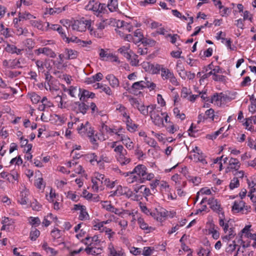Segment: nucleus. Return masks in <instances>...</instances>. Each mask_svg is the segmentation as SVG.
<instances>
[{
  "instance_id": "f257e3e1",
  "label": "nucleus",
  "mask_w": 256,
  "mask_h": 256,
  "mask_svg": "<svg viewBox=\"0 0 256 256\" xmlns=\"http://www.w3.org/2000/svg\"><path fill=\"white\" fill-rule=\"evenodd\" d=\"M110 148H114L116 158L122 166H126L130 162L131 159L128 154L127 150L123 146L118 144V142H112Z\"/></svg>"
},
{
  "instance_id": "f03ea898",
  "label": "nucleus",
  "mask_w": 256,
  "mask_h": 256,
  "mask_svg": "<svg viewBox=\"0 0 256 256\" xmlns=\"http://www.w3.org/2000/svg\"><path fill=\"white\" fill-rule=\"evenodd\" d=\"M133 172L135 174L140 178V182L142 183L146 180H150L154 176L153 173H148L147 172L146 167L143 164H138L132 170Z\"/></svg>"
},
{
  "instance_id": "7ed1b4c3",
  "label": "nucleus",
  "mask_w": 256,
  "mask_h": 256,
  "mask_svg": "<svg viewBox=\"0 0 256 256\" xmlns=\"http://www.w3.org/2000/svg\"><path fill=\"white\" fill-rule=\"evenodd\" d=\"M156 104L149 105V108H150L149 114L154 124L155 125L160 126L163 124L164 122L163 117L160 115H164L165 114L156 110Z\"/></svg>"
},
{
  "instance_id": "20e7f679",
  "label": "nucleus",
  "mask_w": 256,
  "mask_h": 256,
  "mask_svg": "<svg viewBox=\"0 0 256 256\" xmlns=\"http://www.w3.org/2000/svg\"><path fill=\"white\" fill-rule=\"evenodd\" d=\"M106 8L104 4H100L96 0H90L88 4L86 6V9L88 10H92L94 14L98 16L103 12Z\"/></svg>"
},
{
  "instance_id": "39448f33",
  "label": "nucleus",
  "mask_w": 256,
  "mask_h": 256,
  "mask_svg": "<svg viewBox=\"0 0 256 256\" xmlns=\"http://www.w3.org/2000/svg\"><path fill=\"white\" fill-rule=\"evenodd\" d=\"M161 76L164 80H168L169 82L174 86H178L180 84L174 73L165 67L162 69Z\"/></svg>"
},
{
  "instance_id": "423d86ee",
  "label": "nucleus",
  "mask_w": 256,
  "mask_h": 256,
  "mask_svg": "<svg viewBox=\"0 0 256 256\" xmlns=\"http://www.w3.org/2000/svg\"><path fill=\"white\" fill-rule=\"evenodd\" d=\"M232 208V211L235 213L242 212V214H247L250 211V206L246 205L243 200H236Z\"/></svg>"
},
{
  "instance_id": "0eeeda50",
  "label": "nucleus",
  "mask_w": 256,
  "mask_h": 256,
  "mask_svg": "<svg viewBox=\"0 0 256 256\" xmlns=\"http://www.w3.org/2000/svg\"><path fill=\"white\" fill-rule=\"evenodd\" d=\"M90 24L91 21L90 20H76L72 23L71 26L73 30L82 32H84Z\"/></svg>"
},
{
  "instance_id": "6e6552de",
  "label": "nucleus",
  "mask_w": 256,
  "mask_h": 256,
  "mask_svg": "<svg viewBox=\"0 0 256 256\" xmlns=\"http://www.w3.org/2000/svg\"><path fill=\"white\" fill-rule=\"evenodd\" d=\"M77 130L82 136H90L94 133V130L90 127L88 122H86L84 124H82L80 126L77 128Z\"/></svg>"
},
{
  "instance_id": "1a4fd4ad",
  "label": "nucleus",
  "mask_w": 256,
  "mask_h": 256,
  "mask_svg": "<svg viewBox=\"0 0 256 256\" xmlns=\"http://www.w3.org/2000/svg\"><path fill=\"white\" fill-rule=\"evenodd\" d=\"M108 256H126L124 250L120 248H115L110 242L108 246Z\"/></svg>"
},
{
  "instance_id": "9d476101",
  "label": "nucleus",
  "mask_w": 256,
  "mask_h": 256,
  "mask_svg": "<svg viewBox=\"0 0 256 256\" xmlns=\"http://www.w3.org/2000/svg\"><path fill=\"white\" fill-rule=\"evenodd\" d=\"M84 102H75L72 105V110L76 113H82L83 114H86L89 106L86 105Z\"/></svg>"
},
{
  "instance_id": "9b49d317",
  "label": "nucleus",
  "mask_w": 256,
  "mask_h": 256,
  "mask_svg": "<svg viewBox=\"0 0 256 256\" xmlns=\"http://www.w3.org/2000/svg\"><path fill=\"white\" fill-rule=\"evenodd\" d=\"M167 215L168 212L165 209L161 208L158 209L156 208V212L150 214V216L158 222H162L163 219L166 217Z\"/></svg>"
},
{
  "instance_id": "f8f14e48",
  "label": "nucleus",
  "mask_w": 256,
  "mask_h": 256,
  "mask_svg": "<svg viewBox=\"0 0 256 256\" xmlns=\"http://www.w3.org/2000/svg\"><path fill=\"white\" fill-rule=\"evenodd\" d=\"M34 52V54L37 56H39L40 54H44L51 58H54L56 56L55 52L48 47L40 48L38 49L35 50Z\"/></svg>"
},
{
  "instance_id": "ddd939ff",
  "label": "nucleus",
  "mask_w": 256,
  "mask_h": 256,
  "mask_svg": "<svg viewBox=\"0 0 256 256\" xmlns=\"http://www.w3.org/2000/svg\"><path fill=\"white\" fill-rule=\"evenodd\" d=\"M208 204L213 210L219 214H223V213H224L222 211V208L220 207V204L214 198H209L208 200Z\"/></svg>"
},
{
  "instance_id": "4468645a",
  "label": "nucleus",
  "mask_w": 256,
  "mask_h": 256,
  "mask_svg": "<svg viewBox=\"0 0 256 256\" xmlns=\"http://www.w3.org/2000/svg\"><path fill=\"white\" fill-rule=\"evenodd\" d=\"M240 166V162L238 159L230 158L228 160V166L226 169V172H230V170H237L239 169Z\"/></svg>"
},
{
  "instance_id": "2eb2a0df",
  "label": "nucleus",
  "mask_w": 256,
  "mask_h": 256,
  "mask_svg": "<svg viewBox=\"0 0 256 256\" xmlns=\"http://www.w3.org/2000/svg\"><path fill=\"white\" fill-rule=\"evenodd\" d=\"M226 98V96L222 93H216L212 97L211 102L220 106L222 104V102L225 100Z\"/></svg>"
},
{
  "instance_id": "dca6fc26",
  "label": "nucleus",
  "mask_w": 256,
  "mask_h": 256,
  "mask_svg": "<svg viewBox=\"0 0 256 256\" xmlns=\"http://www.w3.org/2000/svg\"><path fill=\"white\" fill-rule=\"evenodd\" d=\"M91 158H92L90 160V162L91 163H92L94 161L96 162L98 164L100 162H104L107 163H110L112 160V159L104 155H102L98 159V156L94 153L91 154Z\"/></svg>"
},
{
  "instance_id": "f3484780",
  "label": "nucleus",
  "mask_w": 256,
  "mask_h": 256,
  "mask_svg": "<svg viewBox=\"0 0 256 256\" xmlns=\"http://www.w3.org/2000/svg\"><path fill=\"white\" fill-rule=\"evenodd\" d=\"M29 195V192L26 188L21 191L20 197L18 200V202L21 204H26L28 202V196Z\"/></svg>"
},
{
  "instance_id": "a211bd4d",
  "label": "nucleus",
  "mask_w": 256,
  "mask_h": 256,
  "mask_svg": "<svg viewBox=\"0 0 256 256\" xmlns=\"http://www.w3.org/2000/svg\"><path fill=\"white\" fill-rule=\"evenodd\" d=\"M124 121L125 122L127 130L129 132H134L136 131L138 128V125L133 122L132 120L130 118V116L128 117V118H127L126 120L124 119Z\"/></svg>"
},
{
  "instance_id": "6ab92c4d",
  "label": "nucleus",
  "mask_w": 256,
  "mask_h": 256,
  "mask_svg": "<svg viewBox=\"0 0 256 256\" xmlns=\"http://www.w3.org/2000/svg\"><path fill=\"white\" fill-rule=\"evenodd\" d=\"M125 176L128 177L126 181L129 184L133 183L135 182H139L140 178L132 171L124 173Z\"/></svg>"
},
{
  "instance_id": "aec40b11",
  "label": "nucleus",
  "mask_w": 256,
  "mask_h": 256,
  "mask_svg": "<svg viewBox=\"0 0 256 256\" xmlns=\"http://www.w3.org/2000/svg\"><path fill=\"white\" fill-rule=\"evenodd\" d=\"M116 111L118 112L124 120L130 117L127 108L122 104H118L116 106Z\"/></svg>"
},
{
  "instance_id": "412c9836",
  "label": "nucleus",
  "mask_w": 256,
  "mask_h": 256,
  "mask_svg": "<svg viewBox=\"0 0 256 256\" xmlns=\"http://www.w3.org/2000/svg\"><path fill=\"white\" fill-rule=\"evenodd\" d=\"M138 222L140 228L143 230H146V232H150L154 230V228L152 226H149L148 225L144 222V218H138Z\"/></svg>"
},
{
  "instance_id": "4be33fe9",
  "label": "nucleus",
  "mask_w": 256,
  "mask_h": 256,
  "mask_svg": "<svg viewBox=\"0 0 256 256\" xmlns=\"http://www.w3.org/2000/svg\"><path fill=\"white\" fill-rule=\"evenodd\" d=\"M64 54L66 56V60L75 59L78 56V52L70 48H66Z\"/></svg>"
},
{
  "instance_id": "5701e85b",
  "label": "nucleus",
  "mask_w": 256,
  "mask_h": 256,
  "mask_svg": "<svg viewBox=\"0 0 256 256\" xmlns=\"http://www.w3.org/2000/svg\"><path fill=\"white\" fill-rule=\"evenodd\" d=\"M112 87L115 88L119 86L118 80L113 74H108L106 77Z\"/></svg>"
},
{
  "instance_id": "b1692460",
  "label": "nucleus",
  "mask_w": 256,
  "mask_h": 256,
  "mask_svg": "<svg viewBox=\"0 0 256 256\" xmlns=\"http://www.w3.org/2000/svg\"><path fill=\"white\" fill-rule=\"evenodd\" d=\"M72 97L76 98V96H80L81 89L76 86H71L70 88L66 90Z\"/></svg>"
},
{
  "instance_id": "393cba45",
  "label": "nucleus",
  "mask_w": 256,
  "mask_h": 256,
  "mask_svg": "<svg viewBox=\"0 0 256 256\" xmlns=\"http://www.w3.org/2000/svg\"><path fill=\"white\" fill-rule=\"evenodd\" d=\"M148 64V67L152 74H158L160 71L164 67L163 65L160 64Z\"/></svg>"
},
{
  "instance_id": "a878e982",
  "label": "nucleus",
  "mask_w": 256,
  "mask_h": 256,
  "mask_svg": "<svg viewBox=\"0 0 256 256\" xmlns=\"http://www.w3.org/2000/svg\"><path fill=\"white\" fill-rule=\"evenodd\" d=\"M219 73H222V70L221 68L219 66H215L213 70L202 76V79L203 80L206 79L210 77L211 75H212L214 77L216 74Z\"/></svg>"
},
{
  "instance_id": "bb28decb",
  "label": "nucleus",
  "mask_w": 256,
  "mask_h": 256,
  "mask_svg": "<svg viewBox=\"0 0 256 256\" xmlns=\"http://www.w3.org/2000/svg\"><path fill=\"white\" fill-rule=\"evenodd\" d=\"M112 21L113 20L112 18L104 20L100 22L97 23L96 24V27L98 29L102 31V30L106 28L108 26L110 25L112 22Z\"/></svg>"
},
{
  "instance_id": "cd10ccee",
  "label": "nucleus",
  "mask_w": 256,
  "mask_h": 256,
  "mask_svg": "<svg viewBox=\"0 0 256 256\" xmlns=\"http://www.w3.org/2000/svg\"><path fill=\"white\" fill-rule=\"evenodd\" d=\"M42 248L48 254H50V256H55L58 253L55 249L48 246V244L46 242H44Z\"/></svg>"
},
{
  "instance_id": "c85d7f7f",
  "label": "nucleus",
  "mask_w": 256,
  "mask_h": 256,
  "mask_svg": "<svg viewBox=\"0 0 256 256\" xmlns=\"http://www.w3.org/2000/svg\"><path fill=\"white\" fill-rule=\"evenodd\" d=\"M6 52L12 54H21L22 49L18 48L14 45H11L8 44L6 48Z\"/></svg>"
},
{
  "instance_id": "c756f323",
  "label": "nucleus",
  "mask_w": 256,
  "mask_h": 256,
  "mask_svg": "<svg viewBox=\"0 0 256 256\" xmlns=\"http://www.w3.org/2000/svg\"><path fill=\"white\" fill-rule=\"evenodd\" d=\"M88 29L90 30V34L94 37L100 38L104 36V32L102 30L98 29L97 28L96 29H93L91 28L90 24L88 26Z\"/></svg>"
},
{
  "instance_id": "7c9ffc66",
  "label": "nucleus",
  "mask_w": 256,
  "mask_h": 256,
  "mask_svg": "<svg viewBox=\"0 0 256 256\" xmlns=\"http://www.w3.org/2000/svg\"><path fill=\"white\" fill-rule=\"evenodd\" d=\"M64 59H66L64 54H60L58 55V60H54L53 64L58 69H60L62 66V64Z\"/></svg>"
},
{
  "instance_id": "2f4dec72",
  "label": "nucleus",
  "mask_w": 256,
  "mask_h": 256,
  "mask_svg": "<svg viewBox=\"0 0 256 256\" xmlns=\"http://www.w3.org/2000/svg\"><path fill=\"white\" fill-rule=\"evenodd\" d=\"M129 49H130L129 45L124 46H122L121 48H120L118 50V51L120 53L122 54L127 59H130V54L128 52Z\"/></svg>"
},
{
  "instance_id": "473e14b6",
  "label": "nucleus",
  "mask_w": 256,
  "mask_h": 256,
  "mask_svg": "<svg viewBox=\"0 0 256 256\" xmlns=\"http://www.w3.org/2000/svg\"><path fill=\"white\" fill-rule=\"evenodd\" d=\"M144 38V36L140 30L138 29L134 32V42L136 44L140 42H142Z\"/></svg>"
},
{
  "instance_id": "72a5a7b5",
  "label": "nucleus",
  "mask_w": 256,
  "mask_h": 256,
  "mask_svg": "<svg viewBox=\"0 0 256 256\" xmlns=\"http://www.w3.org/2000/svg\"><path fill=\"white\" fill-rule=\"evenodd\" d=\"M104 208L108 211L114 213L118 216H121L122 212L118 208H115L111 204H107L104 206Z\"/></svg>"
},
{
  "instance_id": "f704fd0d",
  "label": "nucleus",
  "mask_w": 256,
  "mask_h": 256,
  "mask_svg": "<svg viewBox=\"0 0 256 256\" xmlns=\"http://www.w3.org/2000/svg\"><path fill=\"white\" fill-rule=\"evenodd\" d=\"M112 53L108 52V50L101 48L100 50L99 55L102 60H108L110 58Z\"/></svg>"
},
{
  "instance_id": "c9c22d12",
  "label": "nucleus",
  "mask_w": 256,
  "mask_h": 256,
  "mask_svg": "<svg viewBox=\"0 0 256 256\" xmlns=\"http://www.w3.org/2000/svg\"><path fill=\"white\" fill-rule=\"evenodd\" d=\"M27 96L31 100V101L33 104H38L41 100L40 96L34 92L28 93Z\"/></svg>"
},
{
  "instance_id": "e433bc0d",
  "label": "nucleus",
  "mask_w": 256,
  "mask_h": 256,
  "mask_svg": "<svg viewBox=\"0 0 256 256\" xmlns=\"http://www.w3.org/2000/svg\"><path fill=\"white\" fill-rule=\"evenodd\" d=\"M92 189L94 192H98L99 190H102L103 188L100 185L102 184L97 180L92 179Z\"/></svg>"
},
{
  "instance_id": "4c0bfd02",
  "label": "nucleus",
  "mask_w": 256,
  "mask_h": 256,
  "mask_svg": "<svg viewBox=\"0 0 256 256\" xmlns=\"http://www.w3.org/2000/svg\"><path fill=\"white\" fill-rule=\"evenodd\" d=\"M128 101L130 102L131 106L134 108L138 109V108L142 104L140 102L137 98H130L128 99Z\"/></svg>"
},
{
  "instance_id": "58836bf2",
  "label": "nucleus",
  "mask_w": 256,
  "mask_h": 256,
  "mask_svg": "<svg viewBox=\"0 0 256 256\" xmlns=\"http://www.w3.org/2000/svg\"><path fill=\"white\" fill-rule=\"evenodd\" d=\"M145 80L146 88H148L151 91L156 88V84L152 82L151 78L146 76Z\"/></svg>"
},
{
  "instance_id": "ea45409f",
  "label": "nucleus",
  "mask_w": 256,
  "mask_h": 256,
  "mask_svg": "<svg viewBox=\"0 0 256 256\" xmlns=\"http://www.w3.org/2000/svg\"><path fill=\"white\" fill-rule=\"evenodd\" d=\"M40 232L36 228H32L30 234V238L32 240H36L40 236Z\"/></svg>"
},
{
  "instance_id": "a19ab883",
  "label": "nucleus",
  "mask_w": 256,
  "mask_h": 256,
  "mask_svg": "<svg viewBox=\"0 0 256 256\" xmlns=\"http://www.w3.org/2000/svg\"><path fill=\"white\" fill-rule=\"evenodd\" d=\"M138 110H139L141 114L144 116H147L149 114L150 108H149V106L146 107L144 104L142 103Z\"/></svg>"
},
{
  "instance_id": "79ce46f5",
  "label": "nucleus",
  "mask_w": 256,
  "mask_h": 256,
  "mask_svg": "<svg viewBox=\"0 0 256 256\" xmlns=\"http://www.w3.org/2000/svg\"><path fill=\"white\" fill-rule=\"evenodd\" d=\"M194 158L197 162H202L203 164H207V162L206 161L204 156L202 154H200L199 152H198L196 154L194 155Z\"/></svg>"
},
{
  "instance_id": "37998d69",
  "label": "nucleus",
  "mask_w": 256,
  "mask_h": 256,
  "mask_svg": "<svg viewBox=\"0 0 256 256\" xmlns=\"http://www.w3.org/2000/svg\"><path fill=\"white\" fill-rule=\"evenodd\" d=\"M94 230H99L100 232H104L106 229V227L104 226L101 222H96L94 225Z\"/></svg>"
},
{
  "instance_id": "c03bdc74",
  "label": "nucleus",
  "mask_w": 256,
  "mask_h": 256,
  "mask_svg": "<svg viewBox=\"0 0 256 256\" xmlns=\"http://www.w3.org/2000/svg\"><path fill=\"white\" fill-rule=\"evenodd\" d=\"M118 6L117 0H110V2L108 4V7L110 12L116 10Z\"/></svg>"
},
{
  "instance_id": "a18cd8bd",
  "label": "nucleus",
  "mask_w": 256,
  "mask_h": 256,
  "mask_svg": "<svg viewBox=\"0 0 256 256\" xmlns=\"http://www.w3.org/2000/svg\"><path fill=\"white\" fill-rule=\"evenodd\" d=\"M90 92L88 90L81 89V94H80V99L81 102H86V98L90 97Z\"/></svg>"
},
{
  "instance_id": "49530a36",
  "label": "nucleus",
  "mask_w": 256,
  "mask_h": 256,
  "mask_svg": "<svg viewBox=\"0 0 256 256\" xmlns=\"http://www.w3.org/2000/svg\"><path fill=\"white\" fill-rule=\"evenodd\" d=\"M144 141L146 144L152 147L156 148L158 146L156 142L152 138L146 137V138H144Z\"/></svg>"
},
{
  "instance_id": "de8ad7c7",
  "label": "nucleus",
  "mask_w": 256,
  "mask_h": 256,
  "mask_svg": "<svg viewBox=\"0 0 256 256\" xmlns=\"http://www.w3.org/2000/svg\"><path fill=\"white\" fill-rule=\"evenodd\" d=\"M240 186V182L238 178H234L230 181L229 186L230 190L238 188Z\"/></svg>"
},
{
  "instance_id": "09e8293b",
  "label": "nucleus",
  "mask_w": 256,
  "mask_h": 256,
  "mask_svg": "<svg viewBox=\"0 0 256 256\" xmlns=\"http://www.w3.org/2000/svg\"><path fill=\"white\" fill-rule=\"evenodd\" d=\"M89 218V216L88 212L86 211V207H84L83 209L81 210L80 211V214L79 215L80 220H88Z\"/></svg>"
},
{
  "instance_id": "8fccbe9b",
  "label": "nucleus",
  "mask_w": 256,
  "mask_h": 256,
  "mask_svg": "<svg viewBox=\"0 0 256 256\" xmlns=\"http://www.w3.org/2000/svg\"><path fill=\"white\" fill-rule=\"evenodd\" d=\"M159 186L162 190H164L166 192H170V186L166 181L160 182Z\"/></svg>"
},
{
  "instance_id": "3c124183",
  "label": "nucleus",
  "mask_w": 256,
  "mask_h": 256,
  "mask_svg": "<svg viewBox=\"0 0 256 256\" xmlns=\"http://www.w3.org/2000/svg\"><path fill=\"white\" fill-rule=\"evenodd\" d=\"M209 232L210 233L212 234V236L214 239H218L219 238V232L215 228V226L214 224L210 226L209 229Z\"/></svg>"
},
{
  "instance_id": "603ef678",
  "label": "nucleus",
  "mask_w": 256,
  "mask_h": 256,
  "mask_svg": "<svg viewBox=\"0 0 256 256\" xmlns=\"http://www.w3.org/2000/svg\"><path fill=\"white\" fill-rule=\"evenodd\" d=\"M29 222L32 226H37L40 224V218L38 217H36V218L30 217V219H29Z\"/></svg>"
},
{
  "instance_id": "864d4df0",
  "label": "nucleus",
  "mask_w": 256,
  "mask_h": 256,
  "mask_svg": "<svg viewBox=\"0 0 256 256\" xmlns=\"http://www.w3.org/2000/svg\"><path fill=\"white\" fill-rule=\"evenodd\" d=\"M51 235L54 240L59 238L61 236V231L55 228L52 231Z\"/></svg>"
},
{
  "instance_id": "5fc2aeb1",
  "label": "nucleus",
  "mask_w": 256,
  "mask_h": 256,
  "mask_svg": "<svg viewBox=\"0 0 256 256\" xmlns=\"http://www.w3.org/2000/svg\"><path fill=\"white\" fill-rule=\"evenodd\" d=\"M32 17L33 16L28 12H20L19 14L20 20H21L22 19L30 20Z\"/></svg>"
},
{
  "instance_id": "6e6d98bb",
  "label": "nucleus",
  "mask_w": 256,
  "mask_h": 256,
  "mask_svg": "<svg viewBox=\"0 0 256 256\" xmlns=\"http://www.w3.org/2000/svg\"><path fill=\"white\" fill-rule=\"evenodd\" d=\"M42 104L46 107V108L52 107L54 106L52 103L48 100L46 97L44 96L40 100Z\"/></svg>"
},
{
  "instance_id": "4d7b16f0",
  "label": "nucleus",
  "mask_w": 256,
  "mask_h": 256,
  "mask_svg": "<svg viewBox=\"0 0 256 256\" xmlns=\"http://www.w3.org/2000/svg\"><path fill=\"white\" fill-rule=\"evenodd\" d=\"M130 64L132 66H137L138 65L139 60H138V56L134 54L132 56H130Z\"/></svg>"
},
{
  "instance_id": "13d9d810",
  "label": "nucleus",
  "mask_w": 256,
  "mask_h": 256,
  "mask_svg": "<svg viewBox=\"0 0 256 256\" xmlns=\"http://www.w3.org/2000/svg\"><path fill=\"white\" fill-rule=\"evenodd\" d=\"M122 144L128 150H131L134 148V144L130 138L124 142Z\"/></svg>"
},
{
  "instance_id": "bf43d9fd",
  "label": "nucleus",
  "mask_w": 256,
  "mask_h": 256,
  "mask_svg": "<svg viewBox=\"0 0 256 256\" xmlns=\"http://www.w3.org/2000/svg\"><path fill=\"white\" fill-rule=\"evenodd\" d=\"M132 89L134 90H144V88L140 81L134 82L132 86Z\"/></svg>"
},
{
  "instance_id": "052dcab7",
  "label": "nucleus",
  "mask_w": 256,
  "mask_h": 256,
  "mask_svg": "<svg viewBox=\"0 0 256 256\" xmlns=\"http://www.w3.org/2000/svg\"><path fill=\"white\" fill-rule=\"evenodd\" d=\"M142 42L145 46L148 45L152 46L155 45L156 42L152 39L144 38Z\"/></svg>"
},
{
  "instance_id": "680f3d73",
  "label": "nucleus",
  "mask_w": 256,
  "mask_h": 256,
  "mask_svg": "<svg viewBox=\"0 0 256 256\" xmlns=\"http://www.w3.org/2000/svg\"><path fill=\"white\" fill-rule=\"evenodd\" d=\"M122 28L124 30H126L128 32H131L133 30V26L127 22H122Z\"/></svg>"
},
{
  "instance_id": "e2e57ef3",
  "label": "nucleus",
  "mask_w": 256,
  "mask_h": 256,
  "mask_svg": "<svg viewBox=\"0 0 256 256\" xmlns=\"http://www.w3.org/2000/svg\"><path fill=\"white\" fill-rule=\"evenodd\" d=\"M104 232H105L106 234L108 236V238L110 240H113L114 236L115 234V232H112L111 228H107Z\"/></svg>"
},
{
  "instance_id": "0e129e2a",
  "label": "nucleus",
  "mask_w": 256,
  "mask_h": 256,
  "mask_svg": "<svg viewBox=\"0 0 256 256\" xmlns=\"http://www.w3.org/2000/svg\"><path fill=\"white\" fill-rule=\"evenodd\" d=\"M139 206L140 207L141 210L146 215H150V213H152V212H150V210L146 206H145L142 202H140L139 203Z\"/></svg>"
},
{
  "instance_id": "69168bd1",
  "label": "nucleus",
  "mask_w": 256,
  "mask_h": 256,
  "mask_svg": "<svg viewBox=\"0 0 256 256\" xmlns=\"http://www.w3.org/2000/svg\"><path fill=\"white\" fill-rule=\"evenodd\" d=\"M189 180L192 182L194 185L198 186L201 182V178L197 176H189Z\"/></svg>"
},
{
  "instance_id": "338daca9",
  "label": "nucleus",
  "mask_w": 256,
  "mask_h": 256,
  "mask_svg": "<svg viewBox=\"0 0 256 256\" xmlns=\"http://www.w3.org/2000/svg\"><path fill=\"white\" fill-rule=\"evenodd\" d=\"M100 90L101 92H103L108 95H110L112 94L110 88L106 84L101 86Z\"/></svg>"
},
{
  "instance_id": "774afa93",
  "label": "nucleus",
  "mask_w": 256,
  "mask_h": 256,
  "mask_svg": "<svg viewBox=\"0 0 256 256\" xmlns=\"http://www.w3.org/2000/svg\"><path fill=\"white\" fill-rule=\"evenodd\" d=\"M206 119L208 118H212V120H214V110L212 108H210L207 110L204 114Z\"/></svg>"
}]
</instances>
